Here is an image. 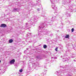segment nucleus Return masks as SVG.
<instances>
[{"label": "nucleus", "mask_w": 76, "mask_h": 76, "mask_svg": "<svg viewBox=\"0 0 76 76\" xmlns=\"http://www.w3.org/2000/svg\"><path fill=\"white\" fill-rule=\"evenodd\" d=\"M64 69H65V68H64Z\"/></svg>", "instance_id": "5701e85b"}, {"label": "nucleus", "mask_w": 76, "mask_h": 76, "mask_svg": "<svg viewBox=\"0 0 76 76\" xmlns=\"http://www.w3.org/2000/svg\"><path fill=\"white\" fill-rule=\"evenodd\" d=\"M37 10H38V11H39V8H38V9H37Z\"/></svg>", "instance_id": "dca6fc26"}, {"label": "nucleus", "mask_w": 76, "mask_h": 76, "mask_svg": "<svg viewBox=\"0 0 76 76\" xmlns=\"http://www.w3.org/2000/svg\"><path fill=\"white\" fill-rule=\"evenodd\" d=\"M39 4H41V3H39Z\"/></svg>", "instance_id": "b1692460"}, {"label": "nucleus", "mask_w": 76, "mask_h": 76, "mask_svg": "<svg viewBox=\"0 0 76 76\" xmlns=\"http://www.w3.org/2000/svg\"><path fill=\"white\" fill-rule=\"evenodd\" d=\"M63 70H64V69H63Z\"/></svg>", "instance_id": "cd10ccee"}, {"label": "nucleus", "mask_w": 76, "mask_h": 76, "mask_svg": "<svg viewBox=\"0 0 76 76\" xmlns=\"http://www.w3.org/2000/svg\"><path fill=\"white\" fill-rule=\"evenodd\" d=\"M45 26L44 24H43L39 27V29L38 30L39 35H41V34L46 35L48 34V32H49L48 30H46L45 31V29H44V28Z\"/></svg>", "instance_id": "f257e3e1"}, {"label": "nucleus", "mask_w": 76, "mask_h": 76, "mask_svg": "<svg viewBox=\"0 0 76 76\" xmlns=\"http://www.w3.org/2000/svg\"><path fill=\"white\" fill-rule=\"evenodd\" d=\"M3 71V70H2V73H3V72H4Z\"/></svg>", "instance_id": "f3484780"}, {"label": "nucleus", "mask_w": 76, "mask_h": 76, "mask_svg": "<svg viewBox=\"0 0 76 76\" xmlns=\"http://www.w3.org/2000/svg\"><path fill=\"white\" fill-rule=\"evenodd\" d=\"M55 15H57V13H55Z\"/></svg>", "instance_id": "2eb2a0df"}, {"label": "nucleus", "mask_w": 76, "mask_h": 76, "mask_svg": "<svg viewBox=\"0 0 76 76\" xmlns=\"http://www.w3.org/2000/svg\"><path fill=\"white\" fill-rule=\"evenodd\" d=\"M26 25H28V23H26Z\"/></svg>", "instance_id": "412c9836"}, {"label": "nucleus", "mask_w": 76, "mask_h": 76, "mask_svg": "<svg viewBox=\"0 0 76 76\" xmlns=\"http://www.w3.org/2000/svg\"><path fill=\"white\" fill-rule=\"evenodd\" d=\"M71 57H72V58H74V57H73V56H72Z\"/></svg>", "instance_id": "6ab92c4d"}, {"label": "nucleus", "mask_w": 76, "mask_h": 76, "mask_svg": "<svg viewBox=\"0 0 76 76\" xmlns=\"http://www.w3.org/2000/svg\"><path fill=\"white\" fill-rule=\"evenodd\" d=\"M31 34H32V33H29V34H30V35H31Z\"/></svg>", "instance_id": "aec40b11"}, {"label": "nucleus", "mask_w": 76, "mask_h": 76, "mask_svg": "<svg viewBox=\"0 0 76 76\" xmlns=\"http://www.w3.org/2000/svg\"><path fill=\"white\" fill-rule=\"evenodd\" d=\"M62 69H63V68H62Z\"/></svg>", "instance_id": "393cba45"}, {"label": "nucleus", "mask_w": 76, "mask_h": 76, "mask_svg": "<svg viewBox=\"0 0 76 76\" xmlns=\"http://www.w3.org/2000/svg\"><path fill=\"white\" fill-rule=\"evenodd\" d=\"M69 35H66L65 37V38H69Z\"/></svg>", "instance_id": "9d476101"}, {"label": "nucleus", "mask_w": 76, "mask_h": 76, "mask_svg": "<svg viewBox=\"0 0 76 76\" xmlns=\"http://www.w3.org/2000/svg\"><path fill=\"white\" fill-rule=\"evenodd\" d=\"M1 60H0V63H1Z\"/></svg>", "instance_id": "4be33fe9"}, {"label": "nucleus", "mask_w": 76, "mask_h": 76, "mask_svg": "<svg viewBox=\"0 0 76 76\" xmlns=\"http://www.w3.org/2000/svg\"><path fill=\"white\" fill-rule=\"evenodd\" d=\"M34 67H37V66H39V65H38V63H34Z\"/></svg>", "instance_id": "423d86ee"}, {"label": "nucleus", "mask_w": 76, "mask_h": 76, "mask_svg": "<svg viewBox=\"0 0 76 76\" xmlns=\"http://www.w3.org/2000/svg\"><path fill=\"white\" fill-rule=\"evenodd\" d=\"M57 49H58V48H56L55 49V51H58Z\"/></svg>", "instance_id": "4468645a"}, {"label": "nucleus", "mask_w": 76, "mask_h": 76, "mask_svg": "<svg viewBox=\"0 0 76 76\" xmlns=\"http://www.w3.org/2000/svg\"><path fill=\"white\" fill-rule=\"evenodd\" d=\"M56 72H57L58 73V76H59V75H60V73H63V72L62 71H58V72L57 71Z\"/></svg>", "instance_id": "39448f33"}, {"label": "nucleus", "mask_w": 76, "mask_h": 76, "mask_svg": "<svg viewBox=\"0 0 76 76\" xmlns=\"http://www.w3.org/2000/svg\"><path fill=\"white\" fill-rule=\"evenodd\" d=\"M52 9H54L55 10H57V7H56V5L54 4H53L52 5Z\"/></svg>", "instance_id": "7ed1b4c3"}, {"label": "nucleus", "mask_w": 76, "mask_h": 76, "mask_svg": "<svg viewBox=\"0 0 76 76\" xmlns=\"http://www.w3.org/2000/svg\"><path fill=\"white\" fill-rule=\"evenodd\" d=\"M15 60L14 59H13L10 61V64H12L15 63Z\"/></svg>", "instance_id": "f03ea898"}, {"label": "nucleus", "mask_w": 76, "mask_h": 76, "mask_svg": "<svg viewBox=\"0 0 76 76\" xmlns=\"http://www.w3.org/2000/svg\"><path fill=\"white\" fill-rule=\"evenodd\" d=\"M56 19V16H53L52 17V20L53 21H54V20Z\"/></svg>", "instance_id": "0eeeda50"}, {"label": "nucleus", "mask_w": 76, "mask_h": 76, "mask_svg": "<svg viewBox=\"0 0 76 76\" xmlns=\"http://www.w3.org/2000/svg\"><path fill=\"white\" fill-rule=\"evenodd\" d=\"M74 61H75V62H76V60H74Z\"/></svg>", "instance_id": "a211bd4d"}, {"label": "nucleus", "mask_w": 76, "mask_h": 76, "mask_svg": "<svg viewBox=\"0 0 76 76\" xmlns=\"http://www.w3.org/2000/svg\"><path fill=\"white\" fill-rule=\"evenodd\" d=\"M71 31L72 32H73L74 31V28H72L71 30Z\"/></svg>", "instance_id": "f8f14e48"}, {"label": "nucleus", "mask_w": 76, "mask_h": 76, "mask_svg": "<svg viewBox=\"0 0 76 76\" xmlns=\"http://www.w3.org/2000/svg\"><path fill=\"white\" fill-rule=\"evenodd\" d=\"M19 72H20L21 73L22 72V69H20V70H19Z\"/></svg>", "instance_id": "ddd939ff"}, {"label": "nucleus", "mask_w": 76, "mask_h": 76, "mask_svg": "<svg viewBox=\"0 0 76 76\" xmlns=\"http://www.w3.org/2000/svg\"><path fill=\"white\" fill-rule=\"evenodd\" d=\"M13 41V39H10L9 40V42H10V43H12V42Z\"/></svg>", "instance_id": "1a4fd4ad"}, {"label": "nucleus", "mask_w": 76, "mask_h": 76, "mask_svg": "<svg viewBox=\"0 0 76 76\" xmlns=\"http://www.w3.org/2000/svg\"><path fill=\"white\" fill-rule=\"evenodd\" d=\"M65 61H67V60H65Z\"/></svg>", "instance_id": "a878e982"}, {"label": "nucleus", "mask_w": 76, "mask_h": 76, "mask_svg": "<svg viewBox=\"0 0 76 76\" xmlns=\"http://www.w3.org/2000/svg\"><path fill=\"white\" fill-rule=\"evenodd\" d=\"M66 59H67V58H66Z\"/></svg>", "instance_id": "c85d7f7f"}, {"label": "nucleus", "mask_w": 76, "mask_h": 76, "mask_svg": "<svg viewBox=\"0 0 76 76\" xmlns=\"http://www.w3.org/2000/svg\"><path fill=\"white\" fill-rule=\"evenodd\" d=\"M18 10H18L17 8H14L13 11H14V12H16V11H18Z\"/></svg>", "instance_id": "6e6552de"}, {"label": "nucleus", "mask_w": 76, "mask_h": 76, "mask_svg": "<svg viewBox=\"0 0 76 76\" xmlns=\"http://www.w3.org/2000/svg\"><path fill=\"white\" fill-rule=\"evenodd\" d=\"M0 26V27H1V28H5V27H6V26H6V25L4 24H1Z\"/></svg>", "instance_id": "20e7f679"}, {"label": "nucleus", "mask_w": 76, "mask_h": 76, "mask_svg": "<svg viewBox=\"0 0 76 76\" xmlns=\"http://www.w3.org/2000/svg\"><path fill=\"white\" fill-rule=\"evenodd\" d=\"M27 50H28V48H27Z\"/></svg>", "instance_id": "bb28decb"}, {"label": "nucleus", "mask_w": 76, "mask_h": 76, "mask_svg": "<svg viewBox=\"0 0 76 76\" xmlns=\"http://www.w3.org/2000/svg\"><path fill=\"white\" fill-rule=\"evenodd\" d=\"M43 48H47V45H44L43 46Z\"/></svg>", "instance_id": "9b49d317"}]
</instances>
